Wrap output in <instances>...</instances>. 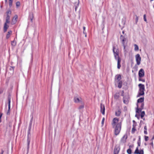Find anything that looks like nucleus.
I'll list each match as a JSON object with an SVG mask.
<instances>
[{"instance_id": "obj_39", "label": "nucleus", "mask_w": 154, "mask_h": 154, "mask_svg": "<svg viewBox=\"0 0 154 154\" xmlns=\"http://www.w3.org/2000/svg\"><path fill=\"white\" fill-rule=\"evenodd\" d=\"M135 16L136 17L135 19V24H137L138 21V17L136 15H135Z\"/></svg>"}, {"instance_id": "obj_2", "label": "nucleus", "mask_w": 154, "mask_h": 154, "mask_svg": "<svg viewBox=\"0 0 154 154\" xmlns=\"http://www.w3.org/2000/svg\"><path fill=\"white\" fill-rule=\"evenodd\" d=\"M138 86L139 88V90L137 96V97L143 95L144 94L145 91V86L144 85L142 84H139Z\"/></svg>"}, {"instance_id": "obj_53", "label": "nucleus", "mask_w": 154, "mask_h": 154, "mask_svg": "<svg viewBox=\"0 0 154 154\" xmlns=\"http://www.w3.org/2000/svg\"><path fill=\"white\" fill-rule=\"evenodd\" d=\"M133 124H134L136 123V125H137V123L135 122V121L134 120H133Z\"/></svg>"}, {"instance_id": "obj_29", "label": "nucleus", "mask_w": 154, "mask_h": 154, "mask_svg": "<svg viewBox=\"0 0 154 154\" xmlns=\"http://www.w3.org/2000/svg\"><path fill=\"white\" fill-rule=\"evenodd\" d=\"M11 45L13 46H15L16 45V42H15L14 40L11 41Z\"/></svg>"}, {"instance_id": "obj_16", "label": "nucleus", "mask_w": 154, "mask_h": 154, "mask_svg": "<svg viewBox=\"0 0 154 154\" xmlns=\"http://www.w3.org/2000/svg\"><path fill=\"white\" fill-rule=\"evenodd\" d=\"M137 126V125H136V123L133 125V127L131 131L132 134H134L136 131V127Z\"/></svg>"}, {"instance_id": "obj_20", "label": "nucleus", "mask_w": 154, "mask_h": 154, "mask_svg": "<svg viewBox=\"0 0 154 154\" xmlns=\"http://www.w3.org/2000/svg\"><path fill=\"white\" fill-rule=\"evenodd\" d=\"M121 110L119 109L118 111L115 112L116 116L117 117L120 116L121 113Z\"/></svg>"}, {"instance_id": "obj_52", "label": "nucleus", "mask_w": 154, "mask_h": 154, "mask_svg": "<svg viewBox=\"0 0 154 154\" xmlns=\"http://www.w3.org/2000/svg\"><path fill=\"white\" fill-rule=\"evenodd\" d=\"M13 0H9V3H13Z\"/></svg>"}, {"instance_id": "obj_56", "label": "nucleus", "mask_w": 154, "mask_h": 154, "mask_svg": "<svg viewBox=\"0 0 154 154\" xmlns=\"http://www.w3.org/2000/svg\"><path fill=\"white\" fill-rule=\"evenodd\" d=\"M122 33L123 34H125V35L126 34H125V31L124 30H123L122 31Z\"/></svg>"}, {"instance_id": "obj_34", "label": "nucleus", "mask_w": 154, "mask_h": 154, "mask_svg": "<svg viewBox=\"0 0 154 154\" xmlns=\"http://www.w3.org/2000/svg\"><path fill=\"white\" fill-rule=\"evenodd\" d=\"M18 18V15H17V14H15L14 16L13 19H14V20L16 21V22H17V19Z\"/></svg>"}, {"instance_id": "obj_18", "label": "nucleus", "mask_w": 154, "mask_h": 154, "mask_svg": "<svg viewBox=\"0 0 154 154\" xmlns=\"http://www.w3.org/2000/svg\"><path fill=\"white\" fill-rule=\"evenodd\" d=\"M12 31L11 30H10L8 31V33L6 35V38L7 39H8L9 38L10 36V35L12 34Z\"/></svg>"}, {"instance_id": "obj_49", "label": "nucleus", "mask_w": 154, "mask_h": 154, "mask_svg": "<svg viewBox=\"0 0 154 154\" xmlns=\"http://www.w3.org/2000/svg\"><path fill=\"white\" fill-rule=\"evenodd\" d=\"M9 8H11L12 5V3H9Z\"/></svg>"}, {"instance_id": "obj_6", "label": "nucleus", "mask_w": 154, "mask_h": 154, "mask_svg": "<svg viewBox=\"0 0 154 154\" xmlns=\"http://www.w3.org/2000/svg\"><path fill=\"white\" fill-rule=\"evenodd\" d=\"M10 20H5V22L4 23L3 26V31L4 32L7 31V29L9 28V26L8 24L10 23Z\"/></svg>"}, {"instance_id": "obj_33", "label": "nucleus", "mask_w": 154, "mask_h": 154, "mask_svg": "<svg viewBox=\"0 0 154 154\" xmlns=\"http://www.w3.org/2000/svg\"><path fill=\"white\" fill-rule=\"evenodd\" d=\"M143 18L144 21L145 22H146V23H147V20L146 18V14H145L143 15Z\"/></svg>"}, {"instance_id": "obj_9", "label": "nucleus", "mask_w": 154, "mask_h": 154, "mask_svg": "<svg viewBox=\"0 0 154 154\" xmlns=\"http://www.w3.org/2000/svg\"><path fill=\"white\" fill-rule=\"evenodd\" d=\"M127 137V135L126 134H125L121 139L120 140V143H125L126 142V139Z\"/></svg>"}, {"instance_id": "obj_10", "label": "nucleus", "mask_w": 154, "mask_h": 154, "mask_svg": "<svg viewBox=\"0 0 154 154\" xmlns=\"http://www.w3.org/2000/svg\"><path fill=\"white\" fill-rule=\"evenodd\" d=\"M11 97L10 96H8V109L7 112V114L9 115L10 112V103H11Z\"/></svg>"}, {"instance_id": "obj_25", "label": "nucleus", "mask_w": 154, "mask_h": 154, "mask_svg": "<svg viewBox=\"0 0 154 154\" xmlns=\"http://www.w3.org/2000/svg\"><path fill=\"white\" fill-rule=\"evenodd\" d=\"M20 5V1H18L16 3V8H18Z\"/></svg>"}, {"instance_id": "obj_21", "label": "nucleus", "mask_w": 154, "mask_h": 154, "mask_svg": "<svg viewBox=\"0 0 154 154\" xmlns=\"http://www.w3.org/2000/svg\"><path fill=\"white\" fill-rule=\"evenodd\" d=\"M120 94L119 93H117L114 96V98L116 100H117L119 97Z\"/></svg>"}, {"instance_id": "obj_26", "label": "nucleus", "mask_w": 154, "mask_h": 154, "mask_svg": "<svg viewBox=\"0 0 154 154\" xmlns=\"http://www.w3.org/2000/svg\"><path fill=\"white\" fill-rule=\"evenodd\" d=\"M134 50L135 51H137L139 50V47L138 45L136 44H134Z\"/></svg>"}, {"instance_id": "obj_3", "label": "nucleus", "mask_w": 154, "mask_h": 154, "mask_svg": "<svg viewBox=\"0 0 154 154\" xmlns=\"http://www.w3.org/2000/svg\"><path fill=\"white\" fill-rule=\"evenodd\" d=\"M119 118L117 117H115L114 118L111 122V125L112 127H115L116 126H118L120 125H122V122H119Z\"/></svg>"}, {"instance_id": "obj_23", "label": "nucleus", "mask_w": 154, "mask_h": 154, "mask_svg": "<svg viewBox=\"0 0 154 154\" xmlns=\"http://www.w3.org/2000/svg\"><path fill=\"white\" fill-rule=\"evenodd\" d=\"M116 82L118 84V87L119 88H121L122 86V81L118 82Z\"/></svg>"}, {"instance_id": "obj_15", "label": "nucleus", "mask_w": 154, "mask_h": 154, "mask_svg": "<svg viewBox=\"0 0 154 154\" xmlns=\"http://www.w3.org/2000/svg\"><path fill=\"white\" fill-rule=\"evenodd\" d=\"M100 112L102 113L103 115H104L105 114V107L104 105H103L101 103L100 105Z\"/></svg>"}, {"instance_id": "obj_38", "label": "nucleus", "mask_w": 154, "mask_h": 154, "mask_svg": "<svg viewBox=\"0 0 154 154\" xmlns=\"http://www.w3.org/2000/svg\"><path fill=\"white\" fill-rule=\"evenodd\" d=\"M144 140L146 142L149 139V137L145 135L144 136Z\"/></svg>"}, {"instance_id": "obj_43", "label": "nucleus", "mask_w": 154, "mask_h": 154, "mask_svg": "<svg viewBox=\"0 0 154 154\" xmlns=\"http://www.w3.org/2000/svg\"><path fill=\"white\" fill-rule=\"evenodd\" d=\"M141 78L139 77V80L140 81H142L143 82H145V80L144 79H142Z\"/></svg>"}, {"instance_id": "obj_47", "label": "nucleus", "mask_w": 154, "mask_h": 154, "mask_svg": "<svg viewBox=\"0 0 154 154\" xmlns=\"http://www.w3.org/2000/svg\"><path fill=\"white\" fill-rule=\"evenodd\" d=\"M105 20H102L101 26H105Z\"/></svg>"}, {"instance_id": "obj_41", "label": "nucleus", "mask_w": 154, "mask_h": 154, "mask_svg": "<svg viewBox=\"0 0 154 154\" xmlns=\"http://www.w3.org/2000/svg\"><path fill=\"white\" fill-rule=\"evenodd\" d=\"M104 121H105V118L104 117H103V119H102V122H101L102 126H103V125H104Z\"/></svg>"}, {"instance_id": "obj_19", "label": "nucleus", "mask_w": 154, "mask_h": 154, "mask_svg": "<svg viewBox=\"0 0 154 154\" xmlns=\"http://www.w3.org/2000/svg\"><path fill=\"white\" fill-rule=\"evenodd\" d=\"M121 62V58H118L117 62V68L119 69L121 66L120 63Z\"/></svg>"}, {"instance_id": "obj_14", "label": "nucleus", "mask_w": 154, "mask_h": 154, "mask_svg": "<svg viewBox=\"0 0 154 154\" xmlns=\"http://www.w3.org/2000/svg\"><path fill=\"white\" fill-rule=\"evenodd\" d=\"M34 18L33 14L32 12H29V16H28V19H30V22L31 23L33 22V19Z\"/></svg>"}, {"instance_id": "obj_46", "label": "nucleus", "mask_w": 154, "mask_h": 154, "mask_svg": "<svg viewBox=\"0 0 154 154\" xmlns=\"http://www.w3.org/2000/svg\"><path fill=\"white\" fill-rule=\"evenodd\" d=\"M78 0V2L77 3V4L75 5V7H76L78 8L80 2H79V0Z\"/></svg>"}, {"instance_id": "obj_45", "label": "nucleus", "mask_w": 154, "mask_h": 154, "mask_svg": "<svg viewBox=\"0 0 154 154\" xmlns=\"http://www.w3.org/2000/svg\"><path fill=\"white\" fill-rule=\"evenodd\" d=\"M135 58H141L140 54H137L135 56Z\"/></svg>"}, {"instance_id": "obj_12", "label": "nucleus", "mask_w": 154, "mask_h": 154, "mask_svg": "<svg viewBox=\"0 0 154 154\" xmlns=\"http://www.w3.org/2000/svg\"><path fill=\"white\" fill-rule=\"evenodd\" d=\"M120 147L119 146H116L114 149V154H118L120 151Z\"/></svg>"}, {"instance_id": "obj_57", "label": "nucleus", "mask_w": 154, "mask_h": 154, "mask_svg": "<svg viewBox=\"0 0 154 154\" xmlns=\"http://www.w3.org/2000/svg\"><path fill=\"white\" fill-rule=\"evenodd\" d=\"M78 8L76 7H75V11H77Z\"/></svg>"}, {"instance_id": "obj_64", "label": "nucleus", "mask_w": 154, "mask_h": 154, "mask_svg": "<svg viewBox=\"0 0 154 154\" xmlns=\"http://www.w3.org/2000/svg\"><path fill=\"white\" fill-rule=\"evenodd\" d=\"M29 142H30L29 141H28V146L29 145Z\"/></svg>"}, {"instance_id": "obj_17", "label": "nucleus", "mask_w": 154, "mask_h": 154, "mask_svg": "<svg viewBox=\"0 0 154 154\" xmlns=\"http://www.w3.org/2000/svg\"><path fill=\"white\" fill-rule=\"evenodd\" d=\"M74 100V102L76 103H79L82 101V98L80 97H75Z\"/></svg>"}, {"instance_id": "obj_28", "label": "nucleus", "mask_w": 154, "mask_h": 154, "mask_svg": "<svg viewBox=\"0 0 154 154\" xmlns=\"http://www.w3.org/2000/svg\"><path fill=\"white\" fill-rule=\"evenodd\" d=\"M144 134H147V127L146 126H144Z\"/></svg>"}, {"instance_id": "obj_11", "label": "nucleus", "mask_w": 154, "mask_h": 154, "mask_svg": "<svg viewBox=\"0 0 154 154\" xmlns=\"http://www.w3.org/2000/svg\"><path fill=\"white\" fill-rule=\"evenodd\" d=\"M144 73L145 72L144 70L142 69H140L138 72L139 77L142 78L144 77Z\"/></svg>"}, {"instance_id": "obj_7", "label": "nucleus", "mask_w": 154, "mask_h": 154, "mask_svg": "<svg viewBox=\"0 0 154 154\" xmlns=\"http://www.w3.org/2000/svg\"><path fill=\"white\" fill-rule=\"evenodd\" d=\"M134 153V154H144L143 149L139 150L138 146L136 148Z\"/></svg>"}, {"instance_id": "obj_48", "label": "nucleus", "mask_w": 154, "mask_h": 154, "mask_svg": "<svg viewBox=\"0 0 154 154\" xmlns=\"http://www.w3.org/2000/svg\"><path fill=\"white\" fill-rule=\"evenodd\" d=\"M123 102L125 104H127L128 102L127 100H125L124 98H123Z\"/></svg>"}, {"instance_id": "obj_27", "label": "nucleus", "mask_w": 154, "mask_h": 154, "mask_svg": "<svg viewBox=\"0 0 154 154\" xmlns=\"http://www.w3.org/2000/svg\"><path fill=\"white\" fill-rule=\"evenodd\" d=\"M136 62L137 64L138 65L140 64L141 58H136Z\"/></svg>"}, {"instance_id": "obj_51", "label": "nucleus", "mask_w": 154, "mask_h": 154, "mask_svg": "<svg viewBox=\"0 0 154 154\" xmlns=\"http://www.w3.org/2000/svg\"><path fill=\"white\" fill-rule=\"evenodd\" d=\"M101 26L102 28V30L103 31L104 29L105 28V26Z\"/></svg>"}, {"instance_id": "obj_4", "label": "nucleus", "mask_w": 154, "mask_h": 154, "mask_svg": "<svg viewBox=\"0 0 154 154\" xmlns=\"http://www.w3.org/2000/svg\"><path fill=\"white\" fill-rule=\"evenodd\" d=\"M112 51L115 58H120L119 56V49L117 46L116 47L113 46Z\"/></svg>"}, {"instance_id": "obj_59", "label": "nucleus", "mask_w": 154, "mask_h": 154, "mask_svg": "<svg viewBox=\"0 0 154 154\" xmlns=\"http://www.w3.org/2000/svg\"><path fill=\"white\" fill-rule=\"evenodd\" d=\"M33 54L32 53H31V58H33Z\"/></svg>"}, {"instance_id": "obj_55", "label": "nucleus", "mask_w": 154, "mask_h": 154, "mask_svg": "<svg viewBox=\"0 0 154 154\" xmlns=\"http://www.w3.org/2000/svg\"><path fill=\"white\" fill-rule=\"evenodd\" d=\"M138 146H140V142H138L137 143Z\"/></svg>"}, {"instance_id": "obj_58", "label": "nucleus", "mask_w": 154, "mask_h": 154, "mask_svg": "<svg viewBox=\"0 0 154 154\" xmlns=\"http://www.w3.org/2000/svg\"><path fill=\"white\" fill-rule=\"evenodd\" d=\"M133 146H134L133 145H131L129 146V147H130V148L131 147L132 148L133 147Z\"/></svg>"}, {"instance_id": "obj_1", "label": "nucleus", "mask_w": 154, "mask_h": 154, "mask_svg": "<svg viewBox=\"0 0 154 154\" xmlns=\"http://www.w3.org/2000/svg\"><path fill=\"white\" fill-rule=\"evenodd\" d=\"M120 40L122 45L123 47L125 58H133L132 52L131 51H128L126 48L128 46V41L127 38L125 36L121 35L120 36Z\"/></svg>"}, {"instance_id": "obj_30", "label": "nucleus", "mask_w": 154, "mask_h": 154, "mask_svg": "<svg viewBox=\"0 0 154 154\" xmlns=\"http://www.w3.org/2000/svg\"><path fill=\"white\" fill-rule=\"evenodd\" d=\"M150 141H151V142L149 144L151 145L152 148L153 149L154 147V146L153 140H152L151 139Z\"/></svg>"}, {"instance_id": "obj_61", "label": "nucleus", "mask_w": 154, "mask_h": 154, "mask_svg": "<svg viewBox=\"0 0 154 154\" xmlns=\"http://www.w3.org/2000/svg\"><path fill=\"white\" fill-rule=\"evenodd\" d=\"M8 0H5V4L7 3V2Z\"/></svg>"}, {"instance_id": "obj_42", "label": "nucleus", "mask_w": 154, "mask_h": 154, "mask_svg": "<svg viewBox=\"0 0 154 154\" xmlns=\"http://www.w3.org/2000/svg\"><path fill=\"white\" fill-rule=\"evenodd\" d=\"M144 106V104L143 103H141V106L140 108L142 110L143 109Z\"/></svg>"}, {"instance_id": "obj_50", "label": "nucleus", "mask_w": 154, "mask_h": 154, "mask_svg": "<svg viewBox=\"0 0 154 154\" xmlns=\"http://www.w3.org/2000/svg\"><path fill=\"white\" fill-rule=\"evenodd\" d=\"M2 114H0V123L1 122V118L2 116Z\"/></svg>"}, {"instance_id": "obj_35", "label": "nucleus", "mask_w": 154, "mask_h": 154, "mask_svg": "<svg viewBox=\"0 0 154 154\" xmlns=\"http://www.w3.org/2000/svg\"><path fill=\"white\" fill-rule=\"evenodd\" d=\"M145 114V112L144 111H142L141 114V119H142L143 117L144 116Z\"/></svg>"}, {"instance_id": "obj_60", "label": "nucleus", "mask_w": 154, "mask_h": 154, "mask_svg": "<svg viewBox=\"0 0 154 154\" xmlns=\"http://www.w3.org/2000/svg\"><path fill=\"white\" fill-rule=\"evenodd\" d=\"M151 139L152 140H153L154 139V135L153 136Z\"/></svg>"}, {"instance_id": "obj_8", "label": "nucleus", "mask_w": 154, "mask_h": 154, "mask_svg": "<svg viewBox=\"0 0 154 154\" xmlns=\"http://www.w3.org/2000/svg\"><path fill=\"white\" fill-rule=\"evenodd\" d=\"M11 13V11L10 8H9L7 11L6 14V20H10V15Z\"/></svg>"}, {"instance_id": "obj_24", "label": "nucleus", "mask_w": 154, "mask_h": 154, "mask_svg": "<svg viewBox=\"0 0 154 154\" xmlns=\"http://www.w3.org/2000/svg\"><path fill=\"white\" fill-rule=\"evenodd\" d=\"M83 33L85 34V37H87V33L85 32V29H86V27L85 26H83Z\"/></svg>"}, {"instance_id": "obj_63", "label": "nucleus", "mask_w": 154, "mask_h": 154, "mask_svg": "<svg viewBox=\"0 0 154 154\" xmlns=\"http://www.w3.org/2000/svg\"><path fill=\"white\" fill-rule=\"evenodd\" d=\"M80 13H81V9H80L79 11V14H80Z\"/></svg>"}, {"instance_id": "obj_5", "label": "nucleus", "mask_w": 154, "mask_h": 154, "mask_svg": "<svg viewBox=\"0 0 154 154\" xmlns=\"http://www.w3.org/2000/svg\"><path fill=\"white\" fill-rule=\"evenodd\" d=\"M114 128V134L116 136L118 135L120 133L121 128L122 125L115 126V127H112Z\"/></svg>"}, {"instance_id": "obj_40", "label": "nucleus", "mask_w": 154, "mask_h": 154, "mask_svg": "<svg viewBox=\"0 0 154 154\" xmlns=\"http://www.w3.org/2000/svg\"><path fill=\"white\" fill-rule=\"evenodd\" d=\"M16 22H17L16 21L14 20V19H13L12 20V21H11V24L12 25L14 24H15L16 23Z\"/></svg>"}, {"instance_id": "obj_62", "label": "nucleus", "mask_w": 154, "mask_h": 154, "mask_svg": "<svg viewBox=\"0 0 154 154\" xmlns=\"http://www.w3.org/2000/svg\"><path fill=\"white\" fill-rule=\"evenodd\" d=\"M76 3H77L76 2H74L73 3V4H74L75 6L77 4Z\"/></svg>"}, {"instance_id": "obj_54", "label": "nucleus", "mask_w": 154, "mask_h": 154, "mask_svg": "<svg viewBox=\"0 0 154 154\" xmlns=\"http://www.w3.org/2000/svg\"><path fill=\"white\" fill-rule=\"evenodd\" d=\"M102 20H105V17L102 16Z\"/></svg>"}, {"instance_id": "obj_32", "label": "nucleus", "mask_w": 154, "mask_h": 154, "mask_svg": "<svg viewBox=\"0 0 154 154\" xmlns=\"http://www.w3.org/2000/svg\"><path fill=\"white\" fill-rule=\"evenodd\" d=\"M126 22V18L125 19H122V23L123 25H125Z\"/></svg>"}, {"instance_id": "obj_37", "label": "nucleus", "mask_w": 154, "mask_h": 154, "mask_svg": "<svg viewBox=\"0 0 154 154\" xmlns=\"http://www.w3.org/2000/svg\"><path fill=\"white\" fill-rule=\"evenodd\" d=\"M127 152L128 153V154H131L132 152V150L131 149V148H129V149H127Z\"/></svg>"}, {"instance_id": "obj_36", "label": "nucleus", "mask_w": 154, "mask_h": 154, "mask_svg": "<svg viewBox=\"0 0 154 154\" xmlns=\"http://www.w3.org/2000/svg\"><path fill=\"white\" fill-rule=\"evenodd\" d=\"M62 35L61 34V35H60V39H61V44H60V45L59 46V49H60L61 48V45H62V42H63V40L62 38Z\"/></svg>"}, {"instance_id": "obj_22", "label": "nucleus", "mask_w": 154, "mask_h": 154, "mask_svg": "<svg viewBox=\"0 0 154 154\" xmlns=\"http://www.w3.org/2000/svg\"><path fill=\"white\" fill-rule=\"evenodd\" d=\"M144 100V97H142L139 99L137 101V103H143Z\"/></svg>"}, {"instance_id": "obj_13", "label": "nucleus", "mask_w": 154, "mask_h": 154, "mask_svg": "<svg viewBox=\"0 0 154 154\" xmlns=\"http://www.w3.org/2000/svg\"><path fill=\"white\" fill-rule=\"evenodd\" d=\"M121 79L122 77L121 75L120 74H118L116 76L115 80L116 82H117L122 81Z\"/></svg>"}, {"instance_id": "obj_31", "label": "nucleus", "mask_w": 154, "mask_h": 154, "mask_svg": "<svg viewBox=\"0 0 154 154\" xmlns=\"http://www.w3.org/2000/svg\"><path fill=\"white\" fill-rule=\"evenodd\" d=\"M142 109H141L138 108V105H137V108L136 112L138 113H139L140 112H141Z\"/></svg>"}, {"instance_id": "obj_44", "label": "nucleus", "mask_w": 154, "mask_h": 154, "mask_svg": "<svg viewBox=\"0 0 154 154\" xmlns=\"http://www.w3.org/2000/svg\"><path fill=\"white\" fill-rule=\"evenodd\" d=\"M84 108V106L83 104L81 106H80L79 107V109H83Z\"/></svg>"}]
</instances>
